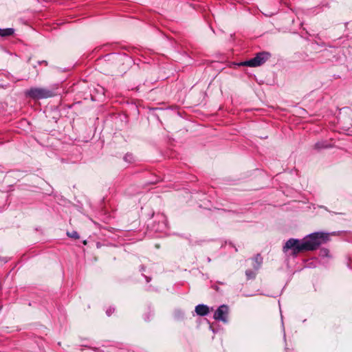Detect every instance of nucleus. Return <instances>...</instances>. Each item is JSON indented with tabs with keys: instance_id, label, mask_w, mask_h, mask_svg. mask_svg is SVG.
Instances as JSON below:
<instances>
[{
	"instance_id": "obj_9",
	"label": "nucleus",
	"mask_w": 352,
	"mask_h": 352,
	"mask_svg": "<svg viewBox=\"0 0 352 352\" xmlns=\"http://www.w3.org/2000/svg\"><path fill=\"white\" fill-rule=\"evenodd\" d=\"M316 149L325 148L328 147V144L324 142H317L314 146Z\"/></svg>"
},
{
	"instance_id": "obj_4",
	"label": "nucleus",
	"mask_w": 352,
	"mask_h": 352,
	"mask_svg": "<svg viewBox=\"0 0 352 352\" xmlns=\"http://www.w3.org/2000/svg\"><path fill=\"white\" fill-rule=\"evenodd\" d=\"M229 314V307L226 305H222L218 307L214 314V319L218 321H222L224 323L228 322Z\"/></svg>"
},
{
	"instance_id": "obj_2",
	"label": "nucleus",
	"mask_w": 352,
	"mask_h": 352,
	"mask_svg": "<svg viewBox=\"0 0 352 352\" xmlns=\"http://www.w3.org/2000/svg\"><path fill=\"white\" fill-rule=\"evenodd\" d=\"M270 57V54L267 52H262L256 54L255 57L248 60L242 62L240 65L256 67L262 65L265 63Z\"/></svg>"
},
{
	"instance_id": "obj_1",
	"label": "nucleus",
	"mask_w": 352,
	"mask_h": 352,
	"mask_svg": "<svg viewBox=\"0 0 352 352\" xmlns=\"http://www.w3.org/2000/svg\"><path fill=\"white\" fill-rule=\"evenodd\" d=\"M329 240V234L324 232H314L309 234L302 240L289 239L283 246L284 252L291 250V255L296 256L300 252L313 251L321 244Z\"/></svg>"
},
{
	"instance_id": "obj_13",
	"label": "nucleus",
	"mask_w": 352,
	"mask_h": 352,
	"mask_svg": "<svg viewBox=\"0 0 352 352\" xmlns=\"http://www.w3.org/2000/svg\"><path fill=\"white\" fill-rule=\"evenodd\" d=\"M321 252L325 254L326 256H327L328 253H329V250H327V249H324V250H322Z\"/></svg>"
},
{
	"instance_id": "obj_5",
	"label": "nucleus",
	"mask_w": 352,
	"mask_h": 352,
	"mask_svg": "<svg viewBox=\"0 0 352 352\" xmlns=\"http://www.w3.org/2000/svg\"><path fill=\"white\" fill-rule=\"evenodd\" d=\"M210 311L209 307L207 305L201 304L195 307V312L197 315L204 316L208 314Z\"/></svg>"
},
{
	"instance_id": "obj_7",
	"label": "nucleus",
	"mask_w": 352,
	"mask_h": 352,
	"mask_svg": "<svg viewBox=\"0 0 352 352\" xmlns=\"http://www.w3.org/2000/svg\"><path fill=\"white\" fill-rule=\"evenodd\" d=\"M254 263L253 265V267L256 270H257L260 267V266L263 262V258L261 257V256L260 254H257L254 258Z\"/></svg>"
},
{
	"instance_id": "obj_3",
	"label": "nucleus",
	"mask_w": 352,
	"mask_h": 352,
	"mask_svg": "<svg viewBox=\"0 0 352 352\" xmlns=\"http://www.w3.org/2000/svg\"><path fill=\"white\" fill-rule=\"evenodd\" d=\"M27 94L35 100L47 98L54 96L51 90L41 87L31 88L28 91Z\"/></svg>"
},
{
	"instance_id": "obj_11",
	"label": "nucleus",
	"mask_w": 352,
	"mask_h": 352,
	"mask_svg": "<svg viewBox=\"0 0 352 352\" xmlns=\"http://www.w3.org/2000/svg\"><path fill=\"white\" fill-rule=\"evenodd\" d=\"M124 160L126 161V162H131L133 160V156L131 154H126L125 156H124Z\"/></svg>"
},
{
	"instance_id": "obj_8",
	"label": "nucleus",
	"mask_w": 352,
	"mask_h": 352,
	"mask_svg": "<svg viewBox=\"0 0 352 352\" xmlns=\"http://www.w3.org/2000/svg\"><path fill=\"white\" fill-rule=\"evenodd\" d=\"M245 275L248 279H254L256 277V272L251 270H248L245 271Z\"/></svg>"
},
{
	"instance_id": "obj_10",
	"label": "nucleus",
	"mask_w": 352,
	"mask_h": 352,
	"mask_svg": "<svg viewBox=\"0 0 352 352\" xmlns=\"http://www.w3.org/2000/svg\"><path fill=\"white\" fill-rule=\"evenodd\" d=\"M67 235L69 237L73 238V239H78L80 238V236H79V234H78V232L76 231H72L71 232H67Z\"/></svg>"
},
{
	"instance_id": "obj_6",
	"label": "nucleus",
	"mask_w": 352,
	"mask_h": 352,
	"mask_svg": "<svg viewBox=\"0 0 352 352\" xmlns=\"http://www.w3.org/2000/svg\"><path fill=\"white\" fill-rule=\"evenodd\" d=\"M14 30L13 28L0 29V36L6 37L11 36L14 34Z\"/></svg>"
},
{
	"instance_id": "obj_12",
	"label": "nucleus",
	"mask_w": 352,
	"mask_h": 352,
	"mask_svg": "<svg viewBox=\"0 0 352 352\" xmlns=\"http://www.w3.org/2000/svg\"><path fill=\"white\" fill-rule=\"evenodd\" d=\"M114 311V309L109 308L107 310V314L109 316Z\"/></svg>"
}]
</instances>
